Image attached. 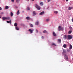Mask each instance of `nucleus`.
I'll list each match as a JSON object with an SVG mask.
<instances>
[{
	"label": "nucleus",
	"instance_id": "nucleus-1",
	"mask_svg": "<svg viewBox=\"0 0 73 73\" xmlns=\"http://www.w3.org/2000/svg\"><path fill=\"white\" fill-rule=\"evenodd\" d=\"M35 6L36 7V8L38 9V10H40V9H41V7H40L38 6V5L37 4H35Z\"/></svg>",
	"mask_w": 73,
	"mask_h": 73
},
{
	"label": "nucleus",
	"instance_id": "nucleus-2",
	"mask_svg": "<svg viewBox=\"0 0 73 73\" xmlns=\"http://www.w3.org/2000/svg\"><path fill=\"white\" fill-rule=\"evenodd\" d=\"M68 40H71L72 38V36L71 35H69L68 36Z\"/></svg>",
	"mask_w": 73,
	"mask_h": 73
},
{
	"label": "nucleus",
	"instance_id": "nucleus-3",
	"mask_svg": "<svg viewBox=\"0 0 73 73\" xmlns=\"http://www.w3.org/2000/svg\"><path fill=\"white\" fill-rule=\"evenodd\" d=\"M34 31V29H33V30H32L31 29H29V32H30L31 33H33V31Z\"/></svg>",
	"mask_w": 73,
	"mask_h": 73
},
{
	"label": "nucleus",
	"instance_id": "nucleus-4",
	"mask_svg": "<svg viewBox=\"0 0 73 73\" xmlns=\"http://www.w3.org/2000/svg\"><path fill=\"white\" fill-rule=\"evenodd\" d=\"M53 35V36H54L55 37H56L57 36V35H56V34L54 33V32H53V34H52Z\"/></svg>",
	"mask_w": 73,
	"mask_h": 73
},
{
	"label": "nucleus",
	"instance_id": "nucleus-5",
	"mask_svg": "<svg viewBox=\"0 0 73 73\" xmlns=\"http://www.w3.org/2000/svg\"><path fill=\"white\" fill-rule=\"evenodd\" d=\"M64 56H65V57L66 58V59L67 60H68V56H66V54H65Z\"/></svg>",
	"mask_w": 73,
	"mask_h": 73
},
{
	"label": "nucleus",
	"instance_id": "nucleus-6",
	"mask_svg": "<svg viewBox=\"0 0 73 73\" xmlns=\"http://www.w3.org/2000/svg\"><path fill=\"white\" fill-rule=\"evenodd\" d=\"M62 28H61V27L60 26L58 27V31H60V30H62Z\"/></svg>",
	"mask_w": 73,
	"mask_h": 73
},
{
	"label": "nucleus",
	"instance_id": "nucleus-7",
	"mask_svg": "<svg viewBox=\"0 0 73 73\" xmlns=\"http://www.w3.org/2000/svg\"><path fill=\"white\" fill-rule=\"evenodd\" d=\"M44 12L42 11L40 13L39 15H44Z\"/></svg>",
	"mask_w": 73,
	"mask_h": 73
},
{
	"label": "nucleus",
	"instance_id": "nucleus-8",
	"mask_svg": "<svg viewBox=\"0 0 73 73\" xmlns=\"http://www.w3.org/2000/svg\"><path fill=\"white\" fill-rule=\"evenodd\" d=\"M64 39H66L67 38V36L66 35H64L63 36Z\"/></svg>",
	"mask_w": 73,
	"mask_h": 73
},
{
	"label": "nucleus",
	"instance_id": "nucleus-9",
	"mask_svg": "<svg viewBox=\"0 0 73 73\" xmlns=\"http://www.w3.org/2000/svg\"><path fill=\"white\" fill-rule=\"evenodd\" d=\"M58 43L59 44H60V43L61 42V40L60 39H58Z\"/></svg>",
	"mask_w": 73,
	"mask_h": 73
},
{
	"label": "nucleus",
	"instance_id": "nucleus-10",
	"mask_svg": "<svg viewBox=\"0 0 73 73\" xmlns=\"http://www.w3.org/2000/svg\"><path fill=\"white\" fill-rule=\"evenodd\" d=\"M26 19L27 20H29L31 19V18L29 17H27L26 18Z\"/></svg>",
	"mask_w": 73,
	"mask_h": 73
},
{
	"label": "nucleus",
	"instance_id": "nucleus-11",
	"mask_svg": "<svg viewBox=\"0 0 73 73\" xmlns=\"http://www.w3.org/2000/svg\"><path fill=\"white\" fill-rule=\"evenodd\" d=\"M33 16H35V15H36V12H35V11H33Z\"/></svg>",
	"mask_w": 73,
	"mask_h": 73
},
{
	"label": "nucleus",
	"instance_id": "nucleus-12",
	"mask_svg": "<svg viewBox=\"0 0 73 73\" xmlns=\"http://www.w3.org/2000/svg\"><path fill=\"white\" fill-rule=\"evenodd\" d=\"M19 14H20V11L19 10H18L17 12V15H19Z\"/></svg>",
	"mask_w": 73,
	"mask_h": 73
},
{
	"label": "nucleus",
	"instance_id": "nucleus-13",
	"mask_svg": "<svg viewBox=\"0 0 73 73\" xmlns=\"http://www.w3.org/2000/svg\"><path fill=\"white\" fill-rule=\"evenodd\" d=\"M7 23H8V24H9V23H10L11 24V20H10L9 21H7Z\"/></svg>",
	"mask_w": 73,
	"mask_h": 73
},
{
	"label": "nucleus",
	"instance_id": "nucleus-14",
	"mask_svg": "<svg viewBox=\"0 0 73 73\" xmlns=\"http://www.w3.org/2000/svg\"><path fill=\"white\" fill-rule=\"evenodd\" d=\"M40 5L42 6L43 5V3L42 2H40Z\"/></svg>",
	"mask_w": 73,
	"mask_h": 73
},
{
	"label": "nucleus",
	"instance_id": "nucleus-15",
	"mask_svg": "<svg viewBox=\"0 0 73 73\" xmlns=\"http://www.w3.org/2000/svg\"><path fill=\"white\" fill-rule=\"evenodd\" d=\"M8 8H9V7H8V6H6L5 7V9H8Z\"/></svg>",
	"mask_w": 73,
	"mask_h": 73
},
{
	"label": "nucleus",
	"instance_id": "nucleus-16",
	"mask_svg": "<svg viewBox=\"0 0 73 73\" xmlns=\"http://www.w3.org/2000/svg\"><path fill=\"white\" fill-rule=\"evenodd\" d=\"M2 19L3 20H6V17H2Z\"/></svg>",
	"mask_w": 73,
	"mask_h": 73
},
{
	"label": "nucleus",
	"instance_id": "nucleus-17",
	"mask_svg": "<svg viewBox=\"0 0 73 73\" xmlns=\"http://www.w3.org/2000/svg\"><path fill=\"white\" fill-rule=\"evenodd\" d=\"M43 32L44 33H48V32H47L46 30L44 31Z\"/></svg>",
	"mask_w": 73,
	"mask_h": 73
},
{
	"label": "nucleus",
	"instance_id": "nucleus-18",
	"mask_svg": "<svg viewBox=\"0 0 73 73\" xmlns=\"http://www.w3.org/2000/svg\"><path fill=\"white\" fill-rule=\"evenodd\" d=\"M69 49H72V46L71 44H70V45Z\"/></svg>",
	"mask_w": 73,
	"mask_h": 73
},
{
	"label": "nucleus",
	"instance_id": "nucleus-19",
	"mask_svg": "<svg viewBox=\"0 0 73 73\" xmlns=\"http://www.w3.org/2000/svg\"><path fill=\"white\" fill-rule=\"evenodd\" d=\"M72 8H73V7H69L68 8V9L69 10H71V9H72Z\"/></svg>",
	"mask_w": 73,
	"mask_h": 73
},
{
	"label": "nucleus",
	"instance_id": "nucleus-20",
	"mask_svg": "<svg viewBox=\"0 0 73 73\" xmlns=\"http://www.w3.org/2000/svg\"><path fill=\"white\" fill-rule=\"evenodd\" d=\"M66 50H63V53H66Z\"/></svg>",
	"mask_w": 73,
	"mask_h": 73
},
{
	"label": "nucleus",
	"instance_id": "nucleus-21",
	"mask_svg": "<svg viewBox=\"0 0 73 73\" xmlns=\"http://www.w3.org/2000/svg\"><path fill=\"white\" fill-rule=\"evenodd\" d=\"M6 20H9L10 19V17H6Z\"/></svg>",
	"mask_w": 73,
	"mask_h": 73
},
{
	"label": "nucleus",
	"instance_id": "nucleus-22",
	"mask_svg": "<svg viewBox=\"0 0 73 73\" xmlns=\"http://www.w3.org/2000/svg\"><path fill=\"white\" fill-rule=\"evenodd\" d=\"M63 47L64 48H66V44H64Z\"/></svg>",
	"mask_w": 73,
	"mask_h": 73
},
{
	"label": "nucleus",
	"instance_id": "nucleus-23",
	"mask_svg": "<svg viewBox=\"0 0 73 73\" xmlns=\"http://www.w3.org/2000/svg\"><path fill=\"white\" fill-rule=\"evenodd\" d=\"M29 25H30V26L31 27H33V25H32V24L29 23Z\"/></svg>",
	"mask_w": 73,
	"mask_h": 73
},
{
	"label": "nucleus",
	"instance_id": "nucleus-24",
	"mask_svg": "<svg viewBox=\"0 0 73 73\" xmlns=\"http://www.w3.org/2000/svg\"><path fill=\"white\" fill-rule=\"evenodd\" d=\"M14 25L15 27H17V24L15 23L14 24Z\"/></svg>",
	"mask_w": 73,
	"mask_h": 73
},
{
	"label": "nucleus",
	"instance_id": "nucleus-25",
	"mask_svg": "<svg viewBox=\"0 0 73 73\" xmlns=\"http://www.w3.org/2000/svg\"><path fill=\"white\" fill-rule=\"evenodd\" d=\"M49 19H46V20H45V21H47V22H48V21H49Z\"/></svg>",
	"mask_w": 73,
	"mask_h": 73
},
{
	"label": "nucleus",
	"instance_id": "nucleus-26",
	"mask_svg": "<svg viewBox=\"0 0 73 73\" xmlns=\"http://www.w3.org/2000/svg\"><path fill=\"white\" fill-rule=\"evenodd\" d=\"M10 15L11 16H13V13L12 12H11V14H10Z\"/></svg>",
	"mask_w": 73,
	"mask_h": 73
},
{
	"label": "nucleus",
	"instance_id": "nucleus-27",
	"mask_svg": "<svg viewBox=\"0 0 73 73\" xmlns=\"http://www.w3.org/2000/svg\"><path fill=\"white\" fill-rule=\"evenodd\" d=\"M72 31H70L68 32L69 34H70L72 33Z\"/></svg>",
	"mask_w": 73,
	"mask_h": 73
},
{
	"label": "nucleus",
	"instance_id": "nucleus-28",
	"mask_svg": "<svg viewBox=\"0 0 73 73\" xmlns=\"http://www.w3.org/2000/svg\"><path fill=\"white\" fill-rule=\"evenodd\" d=\"M52 45H54V46H56V44H55L54 43H52Z\"/></svg>",
	"mask_w": 73,
	"mask_h": 73
},
{
	"label": "nucleus",
	"instance_id": "nucleus-29",
	"mask_svg": "<svg viewBox=\"0 0 73 73\" xmlns=\"http://www.w3.org/2000/svg\"><path fill=\"white\" fill-rule=\"evenodd\" d=\"M39 23L38 21H37L36 22V25H38Z\"/></svg>",
	"mask_w": 73,
	"mask_h": 73
},
{
	"label": "nucleus",
	"instance_id": "nucleus-30",
	"mask_svg": "<svg viewBox=\"0 0 73 73\" xmlns=\"http://www.w3.org/2000/svg\"><path fill=\"white\" fill-rule=\"evenodd\" d=\"M15 28L17 29V30H19V28L17 27H15Z\"/></svg>",
	"mask_w": 73,
	"mask_h": 73
},
{
	"label": "nucleus",
	"instance_id": "nucleus-31",
	"mask_svg": "<svg viewBox=\"0 0 73 73\" xmlns=\"http://www.w3.org/2000/svg\"><path fill=\"white\" fill-rule=\"evenodd\" d=\"M54 13H56V14H57V13H58V11H54Z\"/></svg>",
	"mask_w": 73,
	"mask_h": 73
},
{
	"label": "nucleus",
	"instance_id": "nucleus-32",
	"mask_svg": "<svg viewBox=\"0 0 73 73\" xmlns=\"http://www.w3.org/2000/svg\"><path fill=\"white\" fill-rule=\"evenodd\" d=\"M27 10H30V8H29V7H28L27 8Z\"/></svg>",
	"mask_w": 73,
	"mask_h": 73
},
{
	"label": "nucleus",
	"instance_id": "nucleus-33",
	"mask_svg": "<svg viewBox=\"0 0 73 73\" xmlns=\"http://www.w3.org/2000/svg\"><path fill=\"white\" fill-rule=\"evenodd\" d=\"M67 52H70V50L69 49H68L67 50Z\"/></svg>",
	"mask_w": 73,
	"mask_h": 73
},
{
	"label": "nucleus",
	"instance_id": "nucleus-34",
	"mask_svg": "<svg viewBox=\"0 0 73 73\" xmlns=\"http://www.w3.org/2000/svg\"><path fill=\"white\" fill-rule=\"evenodd\" d=\"M1 15H3L4 14V13L3 12H2L0 13Z\"/></svg>",
	"mask_w": 73,
	"mask_h": 73
},
{
	"label": "nucleus",
	"instance_id": "nucleus-35",
	"mask_svg": "<svg viewBox=\"0 0 73 73\" xmlns=\"http://www.w3.org/2000/svg\"><path fill=\"white\" fill-rule=\"evenodd\" d=\"M38 30L37 29L36 30V33H37L38 32Z\"/></svg>",
	"mask_w": 73,
	"mask_h": 73
},
{
	"label": "nucleus",
	"instance_id": "nucleus-36",
	"mask_svg": "<svg viewBox=\"0 0 73 73\" xmlns=\"http://www.w3.org/2000/svg\"><path fill=\"white\" fill-rule=\"evenodd\" d=\"M16 1L17 3H18L19 2V0H16Z\"/></svg>",
	"mask_w": 73,
	"mask_h": 73
},
{
	"label": "nucleus",
	"instance_id": "nucleus-37",
	"mask_svg": "<svg viewBox=\"0 0 73 73\" xmlns=\"http://www.w3.org/2000/svg\"><path fill=\"white\" fill-rule=\"evenodd\" d=\"M15 1V0H11V1L12 2H14V1Z\"/></svg>",
	"mask_w": 73,
	"mask_h": 73
},
{
	"label": "nucleus",
	"instance_id": "nucleus-38",
	"mask_svg": "<svg viewBox=\"0 0 73 73\" xmlns=\"http://www.w3.org/2000/svg\"><path fill=\"white\" fill-rule=\"evenodd\" d=\"M2 9V8H1V7H0V11H1Z\"/></svg>",
	"mask_w": 73,
	"mask_h": 73
},
{
	"label": "nucleus",
	"instance_id": "nucleus-39",
	"mask_svg": "<svg viewBox=\"0 0 73 73\" xmlns=\"http://www.w3.org/2000/svg\"><path fill=\"white\" fill-rule=\"evenodd\" d=\"M41 38H44V36H42Z\"/></svg>",
	"mask_w": 73,
	"mask_h": 73
},
{
	"label": "nucleus",
	"instance_id": "nucleus-40",
	"mask_svg": "<svg viewBox=\"0 0 73 73\" xmlns=\"http://www.w3.org/2000/svg\"><path fill=\"white\" fill-rule=\"evenodd\" d=\"M50 1V0H48V2H49Z\"/></svg>",
	"mask_w": 73,
	"mask_h": 73
},
{
	"label": "nucleus",
	"instance_id": "nucleus-41",
	"mask_svg": "<svg viewBox=\"0 0 73 73\" xmlns=\"http://www.w3.org/2000/svg\"><path fill=\"white\" fill-rule=\"evenodd\" d=\"M72 22H73V19H72Z\"/></svg>",
	"mask_w": 73,
	"mask_h": 73
},
{
	"label": "nucleus",
	"instance_id": "nucleus-42",
	"mask_svg": "<svg viewBox=\"0 0 73 73\" xmlns=\"http://www.w3.org/2000/svg\"><path fill=\"white\" fill-rule=\"evenodd\" d=\"M68 1V0H66V1Z\"/></svg>",
	"mask_w": 73,
	"mask_h": 73
},
{
	"label": "nucleus",
	"instance_id": "nucleus-43",
	"mask_svg": "<svg viewBox=\"0 0 73 73\" xmlns=\"http://www.w3.org/2000/svg\"><path fill=\"white\" fill-rule=\"evenodd\" d=\"M35 0H32V1H34Z\"/></svg>",
	"mask_w": 73,
	"mask_h": 73
},
{
	"label": "nucleus",
	"instance_id": "nucleus-44",
	"mask_svg": "<svg viewBox=\"0 0 73 73\" xmlns=\"http://www.w3.org/2000/svg\"><path fill=\"white\" fill-rule=\"evenodd\" d=\"M17 8V7H16Z\"/></svg>",
	"mask_w": 73,
	"mask_h": 73
},
{
	"label": "nucleus",
	"instance_id": "nucleus-45",
	"mask_svg": "<svg viewBox=\"0 0 73 73\" xmlns=\"http://www.w3.org/2000/svg\"><path fill=\"white\" fill-rule=\"evenodd\" d=\"M0 18H1V17L0 16Z\"/></svg>",
	"mask_w": 73,
	"mask_h": 73
},
{
	"label": "nucleus",
	"instance_id": "nucleus-46",
	"mask_svg": "<svg viewBox=\"0 0 73 73\" xmlns=\"http://www.w3.org/2000/svg\"><path fill=\"white\" fill-rule=\"evenodd\" d=\"M29 0H28V1H29Z\"/></svg>",
	"mask_w": 73,
	"mask_h": 73
},
{
	"label": "nucleus",
	"instance_id": "nucleus-47",
	"mask_svg": "<svg viewBox=\"0 0 73 73\" xmlns=\"http://www.w3.org/2000/svg\"><path fill=\"white\" fill-rule=\"evenodd\" d=\"M63 1H64V0H63Z\"/></svg>",
	"mask_w": 73,
	"mask_h": 73
}]
</instances>
